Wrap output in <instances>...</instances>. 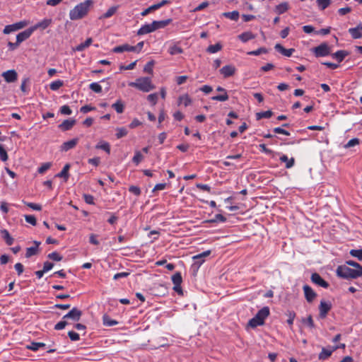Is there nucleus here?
Segmentation results:
<instances>
[{"label":"nucleus","instance_id":"obj_1","mask_svg":"<svg viewBox=\"0 0 362 362\" xmlns=\"http://www.w3.org/2000/svg\"><path fill=\"white\" fill-rule=\"evenodd\" d=\"M93 6V0H85L76 5L69 11V18L71 21H77L86 17Z\"/></svg>","mask_w":362,"mask_h":362},{"label":"nucleus","instance_id":"obj_2","mask_svg":"<svg viewBox=\"0 0 362 362\" xmlns=\"http://www.w3.org/2000/svg\"><path fill=\"white\" fill-rule=\"evenodd\" d=\"M129 86L144 93L150 92L156 88L150 77H139L135 81L129 82Z\"/></svg>","mask_w":362,"mask_h":362},{"label":"nucleus","instance_id":"obj_3","mask_svg":"<svg viewBox=\"0 0 362 362\" xmlns=\"http://www.w3.org/2000/svg\"><path fill=\"white\" fill-rule=\"evenodd\" d=\"M337 274L339 276L346 279H356L362 276V272L351 269L346 265L339 266L337 269Z\"/></svg>","mask_w":362,"mask_h":362},{"label":"nucleus","instance_id":"obj_4","mask_svg":"<svg viewBox=\"0 0 362 362\" xmlns=\"http://www.w3.org/2000/svg\"><path fill=\"white\" fill-rule=\"evenodd\" d=\"M313 53L317 57H325L329 54L330 47L327 44L322 43L313 48Z\"/></svg>","mask_w":362,"mask_h":362},{"label":"nucleus","instance_id":"obj_5","mask_svg":"<svg viewBox=\"0 0 362 362\" xmlns=\"http://www.w3.org/2000/svg\"><path fill=\"white\" fill-rule=\"evenodd\" d=\"M2 77L7 83H14L18 79V73L15 69H10L2 73Z\"/></svg>","mask_w":362,"mask_h":362},{"label":"nucleus","instance_id":"obj_6","mask_svg":"<svg viewBox=\"0 0 362 362\" xmlns=\"http://www.w3.org/2000/svg\"><path fill=\"white\" fill-rule=\"evenodd\" d=\"M82 313L76 308H72L67 314H66L63 319H71L74 322L78 321L81 317Z\"/></svg>","mask_w":362,"mask_h":362},{"label":"nucleus","instance_id":"obj_7","mask_svg":"<svg viewBox=\"0 0 362 362\" xmlns=\"http://www.w3.org/2000/svg\"><path fill=\"white\" fill-rule=\"evenodd\" d=\"M331 308L332 305L329 302L321 300L319 306L320 317L321 318H325L327 316L328 312L330 310Z\"/></svg>","mask_w":362,"mask_h":362},{"label":"nucleus","instance_id":"obj_8","mask_svg":"<svg viewBox=\"0 0 362 362\" xmlns=\"http://www.w3.org/2000/svg\"><path fill=\"white\" fill-rule=\"evenodd\" d=\"M52 20L51 18H45L40 22L34 25L33 26H31V28L33 32L37 29L43 30L47 28L52 24Z\"/></svg>","mask_w":362,"mask_h":362},{"label":"nucleus","instance_id":"obj_9","mask_svg":"<svg viewBox=\"0 0 362 362\" xmlns=\"http://www.w3.org/2000/svg\"><path fill=\"white\" fill-rule=\"evenodd\" d=\"M210 254L211 250H206L202 253L194 255L193 257L194 264H197V267H199L205 262V257H208Z\"/></svg>","mask_w":362,"mask_h":362},{"label":"nucleus","instance_id":"obj_10","mask_svg":"<svg viewBox=\"0 0 362 362\" xmlns=\"http://www.w3.org/2000/svg\"><path fill=\"white\" fill-rule=\"evenodd\" d=\"M303 288L305 299L308 302L311 303L316 297L315 292L308 285H304Z\"/></svg>","mask_w":362,"mask_h":362},{"label":"nucleus","instance_id":"obj_11","mask_svg":"<svg viewBox=\"0 0 362 362\" xmlns=\"http://www.w3.org/2000/svg\"><path fill=\"white\" fill-rule=\"evenodd\" d=\"M311 280L312 281L322 287V288H327L328 286H329V284L327 281H325L321 276L320 274H317V273H314L312 274L311 276Z\"/></svg>","mask_w":362,"mask_h":362},{"label":"nucleus","instance_id":"obj_12","mask_svg":"<svg viewBox=\"0 0 362 362\" xmlns=\"http://www.w3.org/2000/svg\"><path fill=\"white\" fill-rule=\"evenodd\" d=\"M33 31L30 28H29L28 29L18 33L17 35H16V40L18 42V43L21 44V42H23V41L26 40L27 39H28L31 35L33 34Z\"/></svg>","mask_w":362,"mask_h":362},{"label":"nucleus","instance_id":"obj_13","mask_svg":"<svg viewBox=\"0 0 362 362\" xmlns=\"http://www.w3.org/2000/svg\"><path fill=\"white\" fill-rule=\"evenodd\" d=\"M235 68L233 65H226L220 69V73L224 78H228L233 76L235 73Z\"/></svg>","mask_w":362,"mask_h":362},{"label":"nucleus","instance_id":"obj_14","mask_svg":"<svg viewBox=\"0 0 362 362\" xmlns=\"http://www.w3.org/2000/svg\"><path fill=\"white\" fill-rule=\"evenodd\" d=\"M78 142V138H75L71 140L65 141L61 146V151H65V152L68 151L69 150L74 148L76 146Z\"/></svg>","mask_w":362,"mask_h":362},{"label":"nucleus","instance_id":"obj_15","mask_svg":"<svg viewBox=\"0 0 362 362\" xmlns=\"http://www.w3.org/2000/svg\"><path fill=\"white\" fill-rule=\"evenodd\" d=\"M136 47H134L133 46L129 45L127 44H124L120 46H117L114 47L113 52L115 53H121L123 52H136Z\"/></svg>","mask_w":362,"mask_h":362},{"label":"nucleus","instance_id":"obj_16","mask_svg":"<svg viewBox=\"0 0 362 362\" xmlns=\"http://www.w3.org/2000/svg\"><path fill=\"white\" fill-rule=\"evenodd\" d=\"M75 124L76 120L74 119H66L59 125V128L63 132L68 131L70 130Z\"/></svg>","mask_w":362,"mask_h":362},{"label":"nucleus","instance_id":"obj_17","mask_svg":"<svg viewBox=\"0 0 362 362\" xmlns=\"http://www.w3.org/2000/svg\"><path fill=\"white\" fill-rule=\"evenodd\" d=\"M155 31L153 23L143 25L138 30V35H146Z\"/></svg>","mask_w":362,"mask_h":362},{"label":"nucleus","instance_id":"obj_18","mask_svg":"<svg viewBox=\"0 0 362 362\" xmlns=\"http://www.w3.org/2000/svg\"><path fill=\"white\" fill-rule=\"evenodd\" d=\"M34 245H35L34 246L28 247L26 249L25 257L27 258H29V257H32V256H33V255L37 254V252L38 251L39 245H40V242L35 240L34 241Z\"/></svg>","mask_w":362,"mask_h":362},{"label":"nucleus","instance_id":"obj_19","mask_svg":"<svg viewBox=\"0 0 362 362\" xmlns=\"http://www.w3.org/2000/svg\"><path fill=\"white\" fill-rule=\"evenodd\" d=\"M275 49L286 57H291L295 52L294 49H285L280 44H276L274 47Z\"/></svg>","mask_w":362,"mask_h":362},{"label":"nucleus","instance_id":"obj_20","mask_svg":"<svg viewBox=\"0 0 362 362\" xmlns=\"http://www.w3.org/2000/svg\"><path fill=\"white\" fill-rule=\"evenodd\" d=\"M172 22L171 18L163 20V21H153V25L154 27L155 30L164 28L167 25H168Z\"/></svg>","mask_w":362,"mask_h":362},{"label":"nucleus","instance_id":"obj_21","mask_svg":"<svg viewBox=\"0 0 362 362\" xmlns=\"http://www.w3.org/2000/svg\"><path fill=\"white\" fill-rule=\"evenodd\" d=\"M334 351L333 347L322 348L321 352L319 354L318 358L320 360H325L328 358Z\"/></svg>","mask_w":362,"mask_h":362},{"label":"nucleus","instance_id":"obj_22","mask_svg":"<svg viewBox=\"0 0 362 362\" xmlns=\"http://www.w3.org/2000/svg\"><path fill=\"white\" fill-rule=\"evenodd\" d=\"M289 9V5L287 2H283L276 5L274 8V12L278 15L286 13Z\"/></svg>","mask_w":362,"mask_h":362},{"label":"nucleus","instance_id":"obj_23","mask_svg":"<svg viewBox=\"0 0 362 362\" xmlns=\"http://www.w3.org/2000/svg\"><path fill=\"white\" fill-rule=\"evenodd\" d=\"M349 33L354 39H359L362 37V26L358 25L356 28H349Z\"/></svg>","mask_w":362,"mask_h":362},{"label":"nucleus","instance_id":"obj_24","mask_svg":"<svg viewBox=\"0 0 362 362\" xmlns=\"http://www.w3.org/2000/svg\"><path fill=\"white\" fill-rule=\"evenodd\" d=\"M279 160L281 162L285 163V167L288 169L292 168L295 163V160L293 158H288V157L284 154L281 156Z\"/></svg>","mask_w":362,"mask_h":362},{"label":"nucleus","instance_id":"obj_25","mask_svg":"<svg viewBox=\"0 0 362 362\" xmlns=\"http://www.w3.org/2000/svg\"><path fill=\"white\" fill-rule=\"evenodd\" d=\"M70 164H66L62 171L56 175V177L64 178V181H67L69 177V170L70 169Z\"/></svg>","mask_w":362,"mask_h":362},{"label":"nucleus","instance_id":"obj_26","mask_svg":"<svg viewBox=\"0 0 362 362\" xmlns=\"http://www.w3.org/2000/svg\"><path fill=\"white\" fill-rule=\"evenodd\" d=\"M269 308L268 307H264L260 309L255 315L264 323V320L269 316Z\"/></svg>","mask_w":362,"mask_h":362},{"label":"nucleus","instance_id":"obj_27","mask_svg":"<svg viewBox=\"0 0 362 362\" xmlns=\"http://www.w3.org/2000/svg\"><path fill=\"white\" fill-rule=\"evenodd\" d=\"M192 98L189 97L188 94H184L179 97L178 98V104L183 105L185 107H187L192 103Z\"/></svg>","mask_w":362,"mask_h":362},{"label":"nucleus","instance_id":"obj_28","mask_svg":"<svg viewBox=\"0 0 362 362\" xmlns=\"http://www.w3.org/2000/svg\"><path fill=\"white\" fill-rule=\"evenodd\" d=\"M168 52L171 55H175L178 54H182L183 52V49L177 44L175 43L169 47Z\"/></svg>","mask_w":362,"mask_h":362},{"label":"nucleus","instance_id":"obj_29","mask_svg":"<svg viewBox=\"0 0 362 362\" xmlns=\"http://www.w3.org/2000/svg\"><path fill=\"white\" fill-rule=\"evenodd\" d=\"M93 42V40L91 37H88L86 39V40L84 42H82L77 45L74 50L77 52H82L84 50L86 47H89Z\"/></svg>","mask_w":362,"mask_h":362},{"label":"nucleus","instance_id":"obj_30","mask_svg":"<svg viewBox=\"0 0 362 362\" xmlns=\"http://www.w3.org/2000/svg\"><path fill=\"white\" fill-rule=\"evenodd\" d=\"M95 148L98 149L103 150L108 154H110V144L107 141H99L96 144Z\"/></svg>","mask_w":362,"mask_h":362},{"label":"nucleus","instance_id":"obj_31","mask_svg":"<svg viewBox=\"0 0 362 362\" xmlns=\"http://www.w3.org/2000/svg\"><path fill=\"white\" fill-rule=\"evenodd\" d=\"M1 234L8 245H11L13 243V238L10 235L7 230H1Z\"/></svg>","mask_w":362,"mask_h":362},{"label":"nucleus","instance_id":"obj_32","mask_svg":"<svg viewBox=\"0 0 362 362\" xmlns=\"http://www.w3.org/2000/svg\"><path fill=\"white\" fill-rule=\"evenodd\" d=\"M349 54L346 51L339 50L332 54V57L336 59L339 62H341Z\"/></svg>","mask_w":362,"mask_h":362},{"label":"nucleus","instance_id":"obj_33","mask_svg":"<svg viewBox=\"0 0 362 362\" xmlns=\"http://www.w3.org/2000/svg\"><path fill=\"white\" fill-rule=\"evenodd\" d=\"M238 38L243 42H246L255 38V35L251 32H245L238 35Z\"/></svg>","mask_w":362,"mask_h":362},{"label":"nucleus","instance_id":"obj_34","mask_svg":"<svg viewBox=\"0 0 362 362\" xmlns=\"http://www.w3.org/2000/svg\"><path fill=\"white\" fill-rule=\"evenodd\" d=\"M112 107L117 113H122L124 112V105L120 100H118L115 103H113Z\"/></svg>","mask_w":362,"mask_h":362},{"label":"nucleus","instance_id":"obj_35","mask_svg":"<svg viewBox=\"0 0 362 362\" xmlns=\"http://www.w3.org/2000/svg\"><path fill=\"white\" fill-rule=\"evenodd\" d=\"M117 10V6L110 7L104 14H103L100 17V19L110 18L116 13Z\"/></svg>","mask_w":362,"mask_h":362},{"label":"nucleus","instance_id":"obj_36","mask_svg":"<svg viewBox=\"0 0 362 362\" xmlns=\"http://www.w3.org/2000/svg\"><path fill=\"white\" fill-rule=\"evenodd\" d=\"M103 325L105 326L111 327L118 324V322L111 319L108 315H105L103 317Z\"/></svg>","mask_w":362,"mask_h":362},{"label":"nucleus","instance_id":"obj_37","mask_svg":"<svg viewBox=\"0 0 362 362\" xmlns=\"http://www.w3.org/2000/svg\"><path fill=\"white\" fill-rule=\"evenodd\" d=\"M223 16H224L225 17L230 19V20H233V21H238V18H239V12L237 11H231V12H226V13H223Z\"/></svg>","mask_w":362,"mask_h":362},{"label":"nucleus","instance_id":"obj_38","mask_svg":"<svg viewBox=\"0 0 362 362\" xmlns=\"http://www.w3.org/2000/svg\"><path fill=\"white\" fill-rule=\"evenodd\" d=\"M45 346V344L42 342H31L30 344L27 346V348L30 350L36 351L40 348Z\"/></svg>","mask_w":362,"mask_h":362},{"label":"nucleus","instance_id":"obj_39","mask_svg":"<svg viewBox=\"0 0 362 362\" xmlns=\"http://www.w3.org/2000/svg\"><path fill=\"white\" fill-rule=\"evenodd\" d=\"M264 324L263 321H261L256 315L250 320L248 325L251 327H257V326L262 325Z\"/></svg>","mask_w":362,"mask_h":362},{"label":"nucleus","instance_id":"obj_40","mask_svg":"<svg viewBox=\"0 0 362 362\" xmlns=\"http://www.w3.org/2000/svg\"><path fill=\"white\" fill-rule=\"evenodd\" d=\"M64 85L62 80H56L50 83L49 88L52 90H57Z\"/></svg>","mask_w":362,"mask_h":362},{"label":"nucleus","instance_id":"obj_41","mask_svg":"<svg viewBox=\"0 0 362 362\" xmlns=\"http://www.w3.org/2000/svg\"><path fill=\"white\" fill-rule=\"evenodd\" d=\"M143 159H144V156L141 154V151H136L135 153H134V156L132 158L133 163L136 165H138Z\"/></svg>","mask_w":362,"mask_h":362},{"label":"nucleus","instance_id":"obj_42","mask_svg":"<svg viewBox=\"0 0 362 362\" xmlns=\"http://www.w3.org/2000/svg\"><path fill=\"white\" fill-rule=\"evenodd\" d=\"M316 3L319 8L322 11L329 6L331 0H317Z\"/></svg>","mask_w":362,"mask_h":362},{"label":"nucleus","instance_id":"obj_43","mask_svg":"<svg viewBox=\"0 0 362 362\" xmlns=\"http://www.w3.org/2000/svg\"><path fill=\"white\" fill-rule=\"evenodd\" d=\"M158 99V94L157 93L149 94L147 96V100L151 103L152 106H154L157 103Z\"/></svg>","mask_w":362,"mask_h":362},{"label":"nucleus","instance_id":"obj_44","mask_svg":"<svg viewBox=\"0 0 362 362\" xmlns=\"http://www.w3.org/2000/svg\"><path fill=\"white\" fill-rule=\"evenodd\" d=\"M172 281L174 285H181L182 281V276L180 272H177L172 276Z\"/></svg>","mask_w":362,"mask_h":362},{"label":"nucleus","instance_id":"obj_45","mask_svg":"<svg viewBox=\"0 0 362 362\" xmlns=\"http://www.w3.org/2000/svg\"><path fill=\"white\" fill-rule=\"evenodd\" d=\"M268 50L265 47H260L256 50L250 51L247 52L248 55L258 56L262 54H266Z\"/></svg>","mask_w":362,"mask_h":362},{"label":"nucleus","instance_id":"obj_46","mask_svg":"<svg viewBox=\"0 0 362 362\" xmlns=\"http://www.w3.org/2000/svg\"><path fill=\"white\" fill-rule=\"evenodd\" d=\"M221 47H222L219 43L211 45L208 47L207 52L211 54L216 53L217 52L221 49Z\"/></svg>","mask_w":362,"mask_h":362},{"label":"nucleus","instance_id":"obj_47","mask_svg":"<svg viewBox=\"0 0 362 362\" xmlns=\"http://www.w3.org/2000/svg\"><path fill=\"white\" fill-rule=\"evenodd\" d=\"M116 137L120 139L125 136L128 134V131L125 127H119L116 129Z\"/></svg>","mask_w":362,"mask_h":362},{"label":"nucleus","instance_id":"obj_48","mask_svg":"<svg viewBox=\"0 0 362 362\" xmlns=\"http://www.w3.org/2000/svg\"><path fill=\"white\" fill-rule=\"evenodd\" d=\"M89 88L91 90H93L95 93H101L102 92V86L97 82L91 83L89 85Z\"/></svg>","mask_w":362,"mask_h":362},{"label":"nucleus","instance_id":"obj_49","mask_svg":"<svg viewBox=\"0 0 362 362\" xmlns=\"http://www.w3.org/2000/svg\"><path fill=\"white\" fill-rule=\"evenodd\" d=\"M272 115V112L271 110H267L264 112H261L257 113V119H260L262 118H269Z\"/></svg>","mask_w":362,"mask_h":362},{"label":"nucleus","instance_id":"obj_50","mask_svg":"<svg viewBox=\"0 0 362 362\" xmlns=\"http://www.w3.org/2000/svg\"><path fill=\"white\" fill-rule=\"evenodd\" d=\"M349 253L352 257L357 258L358 260H362V249L351 250Z\"/></svg>","mask_w":362,"mask_h":362},{"label":"nucleus","instance_id":"obj_51","mask_svg":"<svg viewBox=\"0 0 362 362\" xmlns=\"http://www.w3.org/2000/svg\"><path fill=\"white\" fill-rule=\"evenodd\" d=\"M16 31H17V30H16L14 24L6 25L3 30V33L5 35H8V34H10L13 32H16Z\"/></svg>","mask_w":362,"mask_h":362},{"label":"nucleus","instance_id":"obj_52","mask_svg":"<svg viewBox=\"0 0 362 362\" xmlns=\"http://www.w3.org/2000/svg\"><path fill=\"white\" fill-rule=\"evenodd\" d=\"M228 98H229V97H228V93H227V92H226V93H223V94H221V95H218L213 96V97L211 98V99H212L213 100H218V101H222V102H223V101H226V100H228Z\"/></svg>","mask_w":362,"mask_h":362},{"label":"nucleus","instance_id":"obj_53","mask_svg":"<svg viewBox=\"0 0 362 362\" xmlns=\"http://www.w3.org/2000/svg\"><path fill=\"white\" fill-rule=\"evenodd\" d=\"M359 143H360V141H359L358 139L354 138V139H351V140H349L348 141V143L344 145V148H349L355 146L356 145H358Z\"/></svg>","mask_w":362,"mask_h":362},{"label":"nucleus","instance_id":"obj_54","mask_svg":"<svg viewBox=\"0 0 362 362\" xmlns=\"http://www.w3.org/2000/svg\"><path fill=\"white\" fill-rule=\"evenodd\" d=\"M346 264L347 265L351 266L354 268H356V271H360L362 272V266H361L358 262L353 261V260H347L346 262Z\"/></svg>","mask_w":362,"mask_h":362},{"label":"nucleus","instance_id":"obj_55","mask_svg":"<svg viewBox=\"0 0 362 362\" xmlns=\"http://www.w3.org/2000/svg\"><path fill=\"white\" fill-rule=\"evenodd\" d=\"M52 163H43L38 169L37 172L40 174L45 173L49 168L51 167Z\"/></svg>","mask_w":362,"mask_h":362},{"label":"nucleus","instance_id":"obj_56","mask_svg":"<svg viewBox=\"0 0 362 362\" xmlns=\"http://www.w3.org/2000/svg\"><path fill=\"white\" fill-rule=\"evenodd\" d=\"M24 217L26 222L32 226H35L37 224L36 218L33 215H25Z\"/></svg>","mask_w":362,"mask_h":362},{"label":"nucleus","instance_id":"obj_57","mask_svg":"<svg viewBox=\"0 0 362 362\" xmlns=\"http://www.w3.org/2000/svg\"><path fill=\"white\" fill-rule=\"evenodd\" d=\"M48 257L54 261H61L62 256H61L57 252H53L48 255Z\"/></svg>","mask_w":362,"mask_h":362},{"label":"nucleus","instance_id":"obj_58","mask_svg":"<svg viewBox=\"0 0 362 362\" xmlns=\"http://www.w3.org/2000/svg\"><path fill=\"white\" fill-rule=\"evenodd\" d=\"M0 158L5 162L8 160V154L2 145H0Z\"/></svg>","mask_w":362,"mask_h":362},{"label":"nucleus","instance_id":"obj_59","mask_svg":"<svg viewBox=\"0 0 362 362\" xmlns=\"http://www.w3.org/2000/svg\"><path fill=\"white\" fill-rule=\"evenodd\" d=\"M60 112L62 115H70L72 113V110L70 109V107L68 105H63L60 107Z\"/></svg>","mask_w":362,"mask_h":362},{"label":"nucleus","instance_id":"obj_60","mask_svg":"<svg viewBox=\"0 0 362 362\" xmlns=\"http://www.w3.org/2000/svg\"><path fill=\"white\" fill-rule=\"evenodd\" d=\"M83 199L86 204H94V197L91 194H83Z\"/></svg>","mask_w":362,"mask_h":362},{"label":"nucleus","instance_id":"obj_61","mask_svg":"<svg viewBox=\"0 0 362 362\" xmlns=\"http://www.w3.org/2000/svg\"><path fill=\"white\" fill-rule=\"evenodd\" d=\"M68 325V322L65 320H62L59 322H57L55 326L54 329L56 330H62L63 329L66 325Z\"/></svg>","mask_w":362,"mask_h":362},{"label":"nucleus","instance_id":"obj_62","mask_svg":"<svg viewBox=\"0 0 362 362\" xmlns=\"http://www.w3.org/2000/svg\"><path fill=\"white\" fill-rule=\"evenodd\" d=\"M13 24L15 25L16 30H19L25 28L28 24V22L27 21H21Z\"/></svg>","mask_w":362,"mask_h":362},{"label":"nucleus","instance_id":"obj_63","mask_svg":"<svg viewBox=\"0 0 362 362\" xmlns=\"http://www.w3.org/2000/svg\"><path fill=\"white\" fill-rule=\"evenodd\" d=\"M68 335L71 341H78L79 340V334L74 331H69L68 332Z\"/></svg>","mask_w":362,"mask_h":362},{"label":"nucleus","instance_id":"obj_64","mask_svg":"<svg viewBox=\"0 0 362 362\" xmlns=\"http://www.w3.org/2000/svg\"><path fill=\"white\" fill-rule=\"evenodd\" d=\"M209 6V3L207 1H203L202 3H201L199 5H198L197 7H195L194 9H193V11L194 12H197V11H199L201 10H203L205 8H206L207 6Z\"/></svg>","mask_w":362,"mask_h":362}]
</instances>
